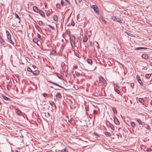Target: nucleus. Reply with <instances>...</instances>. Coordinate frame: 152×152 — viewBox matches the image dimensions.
Returning <instances> with one entry per match:
<instances>
[{
    "instance_id": "nucleus-1",
    "label": "nucleus",
    "mask_w": 152,
    "mask_h": 152,
    "mask_svg": "<svg viewBox=\"0 0 152 152\" xmlns=\"http://www.w3.org/2000/svg\"><path fill=\"white\" fill-rule=\"evenodd\" d=\"M75 36L73 34H71L70 36V41L71 45L72 47H73L75 45Z\"/></svg>"
},
{
    "instance_id": "nucleus-2",
    "label": "nucleus",
    "mask_w": 152,
    "mask_h": 152,
    "mask_svg": "<svg viewBox=\"0 0 152 152\" xmlns=\"http://www.w3.org/2000/svg\"><path fill=\"white\" fill-rule=\"evenodd\" d=\"M111 19L114 21H117L119 23H121V19L118 17L113 16L111 17Z\"/></svg>"
},
{
    "instance_id": "nucleus-3",
    "label": "nucleus",
    "mask_w": 152,
    "mask_h": 152,
    "mask_svg": "<svg viewBox=\"0 0 152 152\" xmlns=\"http://www.w3.org/2000/svg\"><path fill=\"white\" fill-rule=\"evenodd\" d=\"M91 8H93L94 11L96 13H99V11L96 5H93L91 7Z\"/></svg>"
},
{
    "instance_id": "nucleus-4",
    "label": "nucleus",
    "mask_w": 152,
    "mask_h": 152,
    "mask_svg": "<svg viewBox=\"0 0 152 152\" xmlns=\"http://www.w3.org/2000/svg\"><path fill=\"white\" fill-rule=\"evenodd\" d=\"M137 79L140 85L141 86H143V83L142 82V80L140 79L139 75H138L137 76Z\"/></svg>"
},
{
    "instance_id": "nucleus-5",
    "label": "nucleus",
    "mask_w": 152,
    "mask_h": 152,
    "mask_svg": "<svg viewBox=\"0 0 152 152\" xmlns=\"http://www.w3.org/2000/svg\"><path fill=\"white\" fill-rule=\"evenodd\" d=\"M99 80L100 83H103V84L106 83V81L101 76L99 77Z\"/></svg>"
},
{
    "instance_id": "nucleus-6",
    "label": "nucleus",
    "mask_w": 152,
    "mask_h": 152,
    "mask_svg": "<svg viewBox=\"0 0 152 152\" xmlns=\"http://www.w3.org/2000/svg\"><path fill=\"white\" fill-rule=\"evenodd\" d=\"M15 112L19 116L22 115V112L18 109H15Z\"/></svg>"
},
{
    "instance_id": "nucleus-7",
    "label": "nucleus",
    "mask_w": 152,
    "mask_h": 152,
    "mask_svg": "<svg viewBox=\"0 0 152 152\" xmlns=\"http://www.w3.org/2000/svg\"><path fill=\"white\" fill-rule=\"evenodd\" d=\"M6 33L7 40H10V39L11 38V35L10 33L8 31L6 30Z\"/></svg>"
},
{
    "instance_id": "nucleus-8",
    "label": "nucleus",
    "mask_w": 152,
    "mask_h": 152,
    "mask_svg": "<svg viewBox=\"0 0 152 152\" xmlns=\"http://www.w3.org/2000/svg\"><path fill=\"white\" fill-rule=\"evenodd\" d=\"M114 121L115 124L117 125L120 124L119 121L116 117L114 118Z\"/></svg>"
},
{
    "instance_id": "nucleus-9",
    "label": "nucleus",
    "mask_w": 152,
    "mask_h": 152,
    "mask_svg": "<svg viewBox=\"0 0 152 152\" xmlns=\"http://www.w3.org/2000/svg\"><path fill=\"white\" fill-rule=\"evenodd\" d=\"M147 48H144L142 47H140L135 48L134 49V50H139L141 49H146Z\"/></svg>"
},
{
    "instance_id": "nucleus-10",
    "label": "nucleus",
    "mask_w": 152,
    "mask_h": 152,
    "mask_svg": "<svg viewBox=\"0 0 152 152\" xmlns=\"http://www.w3.org/2000/svg\"><path fill=\"white\" fill-rule=\"evenodd\" d=\"M141 57L142 58L146 59L148 58V56L147 54H144L142 55Z\"/></svg>"
},
{
    "instance_id": "nucleus-11",
    "label": "nucleus",
    "mask_w": 152,
    "mask_h": 152,
    "mask_svg": "<svg viewBox=\"0 0 152 152\" xmlns=\"http://www.w3.org/2000/svg\"><path fill=\"white\" fill-rule=\"evenodd\" d=\"M0 42H1V43L3 45H5V44L6 43L5 41L4 40V39L1 37H0Z\"/></svg>"
},
{
    "instance_id": "nucleus-12",
    "label": "nucleus",
    "mask_w": 152,
    "mask_h": 152,
    "mask_svg": "<svg viewBox=\"0 0 152 152\" xmlns=\"http://www.w3.org/2000/svg\"><path fill=\"white\" fill-rule=\"evenodd\" d=\"M39 13L42 17H45V16L44 13L42 10H39Z\"/></svg>"
},
{
    "instance_id": "nucleus-13",
    "label": "nucleus",
    "mask_w": 152,
    "mask_h": 152,
    "mask_svg": "<svg viewBox=\"0 0 152 152\" xmlns=\"http://www.w3.org/2000/svg\"><path fill=\"white\" fill-rule=\"evenodd\" d=\"M1 96L2 97V98L5 100H7V101H10L11 100H10V99L9 98L5 96H4L3 95H1Z\"/></svg>"
},
{
    "instance_id": "nucleus-14",
    "label": "nucleus",
    "mask_w": 152,
    "mask_h": 152,
    "mask_svg": "<svg viewBox=\"0 0 152 152\" xmlns=\"http://www.w3.org/2000/svg\"><path fill=\"white\" fill-rule=\"evenodd\" d=\"M33 74L35 75H38L39 73V71L38 70H36L32 72Z\"/></svg>"
},
{
    "instance_id": "nucleus-15",
    "label": "nucleus",
    "mask_w": 152,
    "mask_h": 152,
    "mask_svg": "<svg viewBox=\"0 0 152 152\" xmlns=\"http://www.w3.org/2000/svg\"><path fill=\"white\" fill-rule=\"evenodd\" d=\"M56 74L59 78H60V79H62V76L60 73L56 72Z\"/></svg>"
},
{
    "instance_id": "nucleus-16",
    "label": "nucleus",
    "mask_w": 152,
    "mask_h": 152,
    "mask_svg": "<svg viewBox=\"0 0 152 152\" xmlns=\"http://www.w3.org/2000/svg\"><path fill=\"white\" fill-rule=\"evenodd\" d=\"M33 10H34V11L35 12H37V11L38 10L39 11V10L38 9V8L35 6H33Z\"/></svg>"
},
{
    "instance_id": "nucleus-17",
    "label": "nucleus",
    "mask_w": 152,
    "mask_h": 152,
    "mask_svg": "<svg viewBox=\"0 0 152 152\" xmlns=\"http://www.w3.org/2000/svg\"><path fill=\"white\" fill-rule=\"evenodd\" d=\"M88 40V37L86 36H84L83 38V42H86Z\"/></svg>"
},
{
    "instance_id": "nucleus-18",
    "label": "nucleus",
    "mask_w": 152,
    "mask_h": 152,
    "mask_svg": "<svg viewBox=\"0 0 152 152\" xmlns=\"http://www.w3.org/2000/svg\"><path fill=\"white\" fill-rule=\"evenodd\" d=\"M112 109L114 113L116 115L117 113V110H116V108L114 107H112Z\"/></svg>"
},
{
    "instance_id": "nucleus-19",
    "label": "nucleus",
    "mask_w": 152,
    "mask_h": 152,
    "mask_svg": "<svg viewBox=\"0 0 152 152\" xmlns=\"http://www.w3.org/2000/svg\"><path fill=\"white\" fill-rule=\"evenodd\" d=\"M61 94L60 93H58L56 95V97L57 99H58L60 98L61 97Z\"/></svg>"
},
{
    "instance_id": "nucleus-20",
    "label": "nucleus",
    "mask_w": 152,
    "mask_h": 152,
    "mask_svg": "<svg viewBox=\"0 0 152 152\" xmlns=\"http://www.w3.org/2000/svg\"><path fill=\"white\" fill-rule=\"evenodd\" d=\"M53 19L55 21H57L58 20V18L57 16L56 15H54L53 16Z\"/></svg>"
},
{
    "instance_id": "nucleus-21",
    "label": "nucleus",
    "mask_w": 152,
    "mask_h": 152,
    "mask_svg": "<svg viewBox=\"0 0 152 152\" xmlns=\"http://www.w3.org/2000/svg\"><path fill=\"white\" fill-rule=\"evenodd\" d=\"M139 101L141 103L143 104L144 102V100L143 99L140 98L138 99Z\"/></svg>"
},
{
    "instance_id": "nucleus-22",
    "label": "nucleus",
    "mask_w": 152,
    "mask_h": 152,
    "mask_svg": "<svg viewBox=\"0 0 152 152\" xmlns=\"http://www.w3.org/2000/svg\"><path fill=\"white\" fill-rule=\"evenodd\" d=\"M33 41L35 43H37L38 41V39L36 37L33 38Z\"/></svg>"
},
{
    "instance_id": "nucleus-23",
    "label": "nucleus",
    "mask_w": 152,
    "mask_h": 152,
    "mask_svg": "<svg viewBox=\"0 0 152 152\" xmlns=\"http://www.w3.org/2000/svg\"><path fill=\"white\" fill-rule=\"evenodd\" d=\"M7 41L8 42L10 43L12 45H14V43L12 40L11 38L10 39V40H8Z\"/></svg>"
},
{
    "instance_id": "nucleus-24",
    "label": "nucleus",
    "mask_w": 152,
    "mask_h": 152,
    "mask_svg": "<svg viewBox=\"0 0 152 152\" xmlns=\"http://www.w3.org/2000/svg\"><path fill=\"white\" fill-rule=\"evenodd\" d=\"M145 151L148 152H152V149L150 148H147L146 149Z\"/></svg>"
},
{
    "instance_id": "nucleus-25",
    "label": "nucleus",
    "mask_w": 152,
    "mask_h": 152,
    "mask_svg": "<svg viewBox=\"0 0 152 152\" xmlns=\"http://www.w3.org/2000/svg\"><path fill=\"white\" fill-rule=\"evenodd\" d=\"M110 127L111 128V129L114 130V127L113 125L112 124L110 123L109 125Z\"/></svg>"
},
{
    "instance_id": "nucleus-26",
    "label": "nucleus",
    "mask_w": 152,
    "mask_h": 152,
    "mask_svg": "<svg viewBox=\"0 0 152 152\" xmlns=\"http://www.w3.org/2000/svg\"><path fill=\"white\" fill-rule=\"evenodd\" d=\"M87 62L88 63L90 64L91 65V63L92 62V60L90 59H88L87 60Z\"/></svg>"
},
{
    "instance_id": "nucleus-27",
    "label": "nucleus",
    "mask_w": 152,
    "mask_h": 152,
    "mask_svg": "<svg viewBox=\"0 0 152 152\" xmlns=\"http://www.w3.org/2000/svg\"><path fill=\"white\" fill-rule=\"evenodd\" d=\"M105 134L107 136H111V134L107 132H105Z\"/></svg>"
},
{
    "instance_id": "nucleus-28",
    "label": "nucleus",
    "mask_w": 152,
    "mask_h": 152,
    "mask_svg": "<svg viewBox=\"0 0 152 152\" xmlns=\"http://www.w3.org/2000/svg\"><path fill=\"white\" fill-rule=\"evenodd\" d=\"M137 121L138 122V123L140 124H142L143 122L142 121L140 120L139 119H137Z\"/></svg>"
},
{
    "instance_id": "nucleus-29",
    "label": "nucleus",
    "mask_w": 152,
    "mask_h": 152,
    "mask_svg": "<svg viewBox=\"0 0 152 152\" xmlns=\"http://www.w3.org/2000/svg\"><path fill=\"white\" fill-rule=\"evenodd\" d=\"M151 76V74H147L145 75V77L147 79H148Z\"/></svg>"
},
{
    "instance_id": "nucleus-30",
    "label": "nucleus",
    "mask_w": 152,
    "mask_h": 152,
    "mask_svg": "<svg viewBox=\"0 0 152 152\" xmlns=\"http://www.w3.org/2000/svg\"><path fill=\"white\" fill-rule=\"evenodd\" d=\"M131 124L132 126L134 128L135 126V124L134 122H131Z\"/></svg>"
},
{
    "instance_id": "nucleus-31",
    "label": "nucleus",
    "mask_w": 152,
    "mask_h": 152,
    "mask_svg": "<svg viewBox=\"0 0 152 152\" xmlns=\"http://www.w3.org/2000/svg\"><path fill=\"white\" fill-rule=\"evenodd\" d=\"M15 16L18 18L19 20H20V21H19V22L20 21V18L19 17L18 15L16 13H15Z\"/></svg>"
},
{
    "instance_id": "nucleus-32",
    "label": "nucleus",
    "mask_w": 152,
    "mask_h": 152,
    "mask_svg": "<svg viewBox=\"0 0 152 152\" xmlns=\"http://www.w3.org/2000/svg\"><path fill=\"white\" fill-rule=\"evenodd\" d=\"M27 69L28 71L32 73L33 71L30 67H28Z\"/></svg>"
},
{
    "instance_id": "nucleus-33",
    "label": "nucleus",
    "mask_w": 152,
    "mask_h": 152,
    "mask_svg": "<svg viewBox=\"0 0 152 152\" xmlns=\"http://www.w3.org/2000/svg\"><path fill=\"white\" fill-rule=\"evenodd\" d=\"M131 87L132 88V89L134 88V83H131L130 84Z\"/></svg>"
},
{
    "instance_id": "nucleus-34",
    "label": "nucleus",
    "mask_w": 152,
    "mask_h": 152,
    "mask_svg": "<svg viewBox=\"0 0 152 152\" xmlns=\"http://www.w3.org/2000/svg\"><path fill=\"white\" fill-rule=\"evenodd\" d=\"M71 109H73V108H75V107L74 106L75 105H69Z\"/></svg>"
},
{
    "instance_id": "nucleus-35",
    "label": "nucleus",
    "mask_w": 152,
    "mask_h": 152,
    "mask_svg": "<svg viewBox=\"0 0 152 152\" xmlns=\"http://www.w3.org/2000/svg\"><path fill=\"white\" fill-rule=\"evenodd\" d=\"M56 7L58 8H60L61 7V5L60 4H56Z\"/></svg>"
},
{
    "instance_id": "nucleus-36",
    "label": "nucleus",
    "mask_w": 152,
    "mask_h": 152,
    "mask_svg": "<svg viewBox=\"0 0 152 152\" xmlns=\"http://www.w3.org/2000/svg\"><path fill=\"white\" fill-rule=\"evenodd\" d=\"M42 21L41 20H40L39 21L38 24L40 26H42Z\"/></svg>"
},
{
    "instance_id": "nucleus-37",
    "label": "nucleus",
    "mask_w": 152,
    "mask_h": 152,
    "mask_svg": "<svg viewBox=\"0 0 152 152\" xmlns=\"http://www.w3.org/2000/svg\"><path fill=\"white\" fill-rule=\"evenodd\" d=\"M56 53V52L54 50H52L51 52V53L52 54L54 55V54Z\"/></svg>"
},
{
    "instance_id": "nucleus-38",
    "label": "nucleus",
    "mask_w": 152,
    "mask_h": 152,
    "mask_svg": "<svg viewBox=\"0 0 152 152\" xmlns=\"http://www.w3.org/2000/svg\"><path fill=\"white\" fill-rule=\"evenodd\" d=\"M7 88L8 90H10V89L11 87L10 85H7Z\"/></svg>"
},
{
    "instance_id": "nucleus-39",
    "label": "nucleus",
    "mask_w": 152,
    "mask_h": 152,
    "mask_svg": "<svg viewBox=\"0 0 152 152\" xmlns=\"http://www.w3.org/2000/svg\"><path fill=\"white\" fill-rule=\"evenodd\" d=\"M50 12L49 11H48L46 13V15L47 16H48L50 15Z\"/></svg>"
},
{
    "instance_id": "nucleus-40",
    "label": "nucleus",
    "mask_w": 152,
    "mask_h": 152,
    "mask_svg": "<svg viewBox=\"0 0 152 152\" xmlns=\"http://www.w3.org/2000/svg\"><path fill=\"white\" fill-rule=\"evenodd\" d=\"M35 28H36L38 30V31H39V28H40V27H39V26H38V25H35Z\"/></svg>"
},
{
    "instance_id": "nucleus-41",
    "label": "nucleus",
    "mask_w": 152,
    "mask_h": 152,
    "mask_svg": "<svg viewBox=\"0 0 152 152\" xmlns=\"http://www.w3.org/2000/svg\"><path fill=\"white\" fill-rule=\"evenodd\" d=\"M93 113L95 115L97 114V111L96 110H94L93 111Z\"/></svg>"
},
{
    "instance_id": "nucleus-42",
    "label": "nucleus",
    "mask_w": 152,
    "mask_h": 152,
    "mask_svg": "<svg viewBox=\"0 0 152 152\" xmlns=\"http://www.w3.org/2000/svg\"><path fill=\"white\" fill-rule=\"evenodd\" d=\"M72 118H71L70 119L68 120V122L69 123L71 124L72 122Z\"/></svg>"
},
{
    "instance_id": "nucleus-43",
    "label": "nucleus",
    "mask_w": 152,
    "mask_h": 152,
    "mask_svg": "<svg viewBox=\"0 0 152 152\" xmlns=\"http://www.w3.org/2000/svg\"><path fill=\"white\" fill-rule=\"evenodd\" d=\"M126 34L129 36H132V34H131L130 33H129L128 32H126Z\"/></svg>"
},
{
    "instance_id": "nucleus-44",
    "label": "nucleus",
    "mask_w": 152,
    "mask_h": 152,
    "mask_svg": "<svg viewBox=\"0 0 152 152\" xmlns=\"http://www.w3.org/2000/svg\"><path fill=\"white\" fill-rule=\"evenodd\" d=\"M42 95H43V96L45 97H47L48 95L47 94H46V93H44V94H43Z\"/></svg>"
},
{
    "instance_id": "nucleus-45",
    "label": "nucleus",
    "mask_w": 152,
    "mask_h": 152,
    "mask_svg": "<svg viewBox=\"0 0 152 152\" xmlns=\"http://www.w3.org/2000/svg\"><path fill=\"white\" fill-rule=\"evenodd\" d=\"M85 109L86 111H88V106H87V105H85Z\"/></svg>"
},
{
    "instance_id": "nucleus-46",
    "label": "nucleus",
    "mask_w": 152,
    "mask_h": 152,
    "mask_svg": "<svg viewBox=\"0 0 152 152\" xmlns=\"http://www.w3.org/2000/svg\"><path fill=\"white\" fill-rule=\"evenodd\" d=\"M75 74L78 77L80 75V74L78 72H76Z\"/></svg>"
},
{
    "instance_id": "nucleus-47",
    "label": "nucleus",
    "mask_w": 152,
    "mask_h": 152,
    "mask_svg": "<svg viewBox=\"0 0 152 152\" xmlns=\"http://www.w3.org/2000/svg\"><path fill=\"white\" fill-rule=\"evenodd\" d=\"M115 91L118 94H119L120 92V91L119 89H116L115 90Z\"/></svg>"
},
{
    "instance_id": "nucleus-48",
    "label": "nucleus",
    "mask_w": 152,
    "mask_h": 152,
    "mask_svg": "<svg viewBox=\"0 0 152 152\" xmlns=\"http://www.w3.org/2000/svg\"><path fill=\"white\" fill-rule=\"evenodd\" d=\"M71 25L72 26H74L75 25V22L74 21H72L71 22Z\"/></svg>"
},
{
    "instance_id": "nucleus-49",
    "label": "nucleus",
    "mask_w": 152,
    "mask_h": 152,
    "mask_svg": "<svg viewBox=\"0 0 152 152\" xmlns=\"http://www.w3.org/2000/svg\"><path fill=\"white\" fill-rule=\"evenodd\" d=\"M69 5L70 4V2L69 0H65Z\"/></svg>"
},
{
    "instance_id": "nucleus-50",
    "label": "nucleus",
    "mask_w": 152,
    "mask_h": 152,
    "mask_svg": "<svg viewBox=\"0 0 152 152\" xmlns=\"http://www.w3.org/2000/svg\"><path fill=\"white\" fill-rule=\"evenodd\" d=\"M45 31H49V29L47 27L45 28Z\"/></svg>"
},
{
    "instance_id": "nucleus-51",
    "label": "nucleus",
    "mask_w": 152,
    "mask_h": 152,
    "mask_svg": "<svg viewBox=\"0 0 152 152\" xmlns=\"http://www.w3.org/2000/svg\"><path fill=\"white\" fill-rule=\"evenodd\" d=\"M77 65H75L73 66V69H77Z\"/></svg>"
},
{
    "instance_id": "nucleus-52",
    "label": "nucleus",
    "mask_w": 152,
    "mask_h": 152,
    "mask_svg": "<svg viewBox=\"0 0 152 152\" xmlns=\"http://www.w3.org/2000/svg\"><path fill=\"white\" fill-rule=\"evenodd\" d=\"M48 26L50 27V28H51L52 29H54V28L53 26H51L49 24Z\"/></svg>"
},
{
    "instance_id": "nucleus-53",
    "label": "nucleus",
    "mask_w": 152,
    "mask_h": 152,
    "mask_svg": "<svg viewBox=\"0 0 152 152\" xmlns=\"http://www.w3.org/2000/svg\"><path fill=\"white\" fill-rule=\"evenodd\" d=\"M37 36L38 37V38H39V39H40V38H41V36H40V35L39 34L37 33Z\"/></svg>"
},
{
    "instance_id": "nucleus-54",
    "label": "nucleus",
    "mask_w": 152,
    "mask_h": 152,
    "mask_svg": "<svg viewBox=\"0 0 152 152\" xmlns=\"http://www.w3.org/2000/svg\"><path fill=\"white\" fill-rule=\"evenodd\" d=\"M69 75H70V74L68 73H67L65 74V76L66 77H68V76H69Z\"/></svg>"
},
{
    "instance_id": "nucleus-55",
    "label": "nucleus",
    "mask_w": 152,
    "mask_h": 152,
    "mask_svg": "<svg viewBox=\"0 0 152 152\" xmlns=\"http://www.w3.org/2000/svg\"><path fill=\"white\" fill-rule=\"evenodd\" d=\"M102 20H103V21L104 22V23L105 24H106L107 23V21L105 20L104 19H103Z\"/></svg>"
},
{
    "instance_id": "nucleus-56",
    "label": "nucleus",
    "mask_w": 152,
    "mask_h": 152,
    "mask_svg": "<svg viewBox=\"0 0 152 152\" xmlns=\"http://www.w3.org/2000/svg\"><path fill=\"white\" fill-rule=\"evenodd\" d=\"M67 150L66 148H64L62 150V151L63 152H65Z\"/></svg>"
},
{
    "instance_id": "nucleus-57",
    "label": "nucleus",
    "mask_w": 152,
    "mask_h": 152,
    "mask_svg": "<svg viewBox=\"0 0 152 152\" xmlns=\"http://www.w3.org/2000/svg\"><path fill=\"white\" fill-rule=\"evenodd\" d=\"M50 83H52V84H53L54 85H55L56 86H57L58 84H57L56 83H53V82H51Z\"/></svg>"
},
{
    "instance_id": "nucleus-58",
    "label": "nucleus",
    "mask_w": 152,
    "mask_h": 152,
    "mask_svg": "<svg viewBox=\"0 0 152 152\" xmlns=\"http://www.w3.org/2000/svg\"><path fill=\"white\" fill-rule=\"evenodd\" d=\"M57 86L60 87V88H64L62 86H61L60 85H58V84Z\"/></svg>"
},
{
    "instance_id": "nucleus-59",
    "label": "nucleus",
    "mask_w": 152,
    "mask_h": 152,
    "mask_svg": "<svg viewBox=\"0 0 152 152\" xmlns=\"http://www.w3.org/2000/svg\"><path fill=\"white\" fill-rule=\"evenodd\" d=\"M65 65V64L64 63L62 62L61 64V66L62 67L64 66Z\"/></svg>"
},
{
    "instance_id": "nucleus-60",
    "label": "nucleus",
    "mask_w": 152,
    "mask_h": 152,
    "mask_svg": "<svg viewBox=\"0 0 152 152\" xmlns=\"http://www.w3.org/2000/svg\"><path fill=\"white\" fill-rule=\"evenodd\" d=\"M147 129L149 130L150 129V127L149 125H148L146 127Z\"/></svg>"
},
{
    "instance_id": "nucleus-61",
    "label": "nucleus",
    "mask_w": 152,
    "mask_h": 152,
    "mask_svg": "<svg viewBox=\"0 0 152 152\" xmlns=\"http://www.w3.org/2000/svg\"><path fill=\"white\" fill-rule=\"evenodd\" d=\"M64 3V1L63 0H61V4L63 5V4Z\"/></svg>"
},
{
    "instance_id": "nucleus-62",
    "label": "nucleus",
    "mask_w": 152,
    "mask_h": 152,
    "mask_svg": "<svg viewBox=\"0 0 152 152\" xmlns=\"http://www.w3.org/2000/svg\"><path fill=\"white\" fill-rule=\"evenodd\" d=\"M94 134L96 135V136H99L98 135V134H96V133L95 132H94Z\"/></svg>"
},
{
    "instance_id": "nucleus-63",
    "label": "nucleus",
    "mask_w": 152,
    "mask_h": 152,
    "mask_svg": "<svg viewBox=\"0 0 152 152\" xmlns=\"http://www.w3.org/2000/svg\"><path fill=\"white\" fill-rule=\"evenodd\" d=\"M61 48L62 49H63L64 48V46L63 45H61Z\"/></svg>"
},
{
    "instance_id": "nucleus-64",
    "label": "nucleus",
    "mask_w": 152,
    "mask_h": 152,
    "mask_svg": "<svg viewBox=\"0 0 152 152\" xmlns=\"http://www.w3.org/2000/svg\"><path fill=\"white\" fill-rule=\"evenodd\" d=\"M89 44L90 46H92V42H90L89 43Z\"/></svg>"
}]
</instances>
